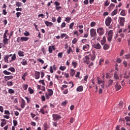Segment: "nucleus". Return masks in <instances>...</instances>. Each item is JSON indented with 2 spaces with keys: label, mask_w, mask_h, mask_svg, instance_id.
Instances as JSON below:
<instances>
[{
  "label": "nucleus",
  "mask_w": 130,
  "mask_h": 130,
  "mask_svg": "<svg viewBox=\"0 0 130 130\" xmlns=\"http://www.w3.org/2000/svg\"><path fill=\"white\" fill-rule=\"evenodd\" d=\"M54 5L56 6V7H58V6H59L60 5V3H59V2H55L54 3Z\"/></svg>",
  "instance_id": "obj_51"
},
{
  "label": "nucleus",
  "mask_w": 130,
  "mask_h": 130,
  "mask_svg": "<svg viewBox=\"0 0 130 130\" xmlns=\"http://www.w3.org/2000/svg\"><path fill=\"white\" fill-rule=\"evenodd\" d=\"M21 63L22 66H26L27 65V60L25 59H22L21 61Z\"/></svg>",
  "instance_id": "obj_22"
},
{
  "label": "nucleus",
  "mask_w": 130,
  "mask_h": 130,
  "mask_svg": "<svg viewBox=\"0 0 130 130\" xmlns=\"http://www.w3.org/2000/svg\"><path fill=\"white\" fill-rule=\"evenodd\" d=\"M89 55L90 56L91 60L92 61H94V60H95V58H96V55H95V54L92 53V54H89Z\"/></svg>",
  "instance_id": "obj_20"
},
{
  "label": "nucleus",
  "mask_w": 130,
  "mask_h": 130,
  "mask_svg": "<svg viewBox=\"0 0 130 130\" xmlns=\"http://www.w3.org/2000/svg\"><path fill=\"white\" fill-rule=\"evenodd\" d=\"M55 50V47H54V46H50L49 47V53H52V50Z\"/></svg>",
  "instance_id": "obj_13"
},
{
  "label": "nucleus",
  "mask_w": 130,
  "mask_h": 130,
  "mask_svg": "<svg viewBox=\"0 0 130 130\" xmlns=\"http://www.w3.org/2000/svg\"><path fill=\"white\" fill-rule=\"evenodd\" d=\"M3 74L4 75H11V72H8L7 70H5L3 71Z\"/></svg>",
  "instance_id": "obj_42"
},
{
  "label": "nucleus",
  "mask_w": 130,
  "mask_h": 130,
  "mask_svg": "<svg viewBox=\"0 0 130 130\" xmlns=\"http://www.w3.org/2000/svg\"><path fill=\"white\" fill-rule=\"evenodd\" d=\"M28 75V73H25L24 74H23V75L21 76V79L23 80V81H26V78H25V77H27Z\"/></svg>",
  "instance_id": "obj_26"
},
{
  "label": "nucleus",
  "mask_w": 130,
  "mask_h": 130,
  "mask_svg": "<svg viewBox=\"0 0 130 130\" xmlns=\"http://www.w3.org/2000/svg\"><path fill=\"white\" fill-rule=\"evenodd\" d=\"M57 23H60L61 22V17L60 16H59L57 19Z\"/></svg>",
  "instance_id": "obj_53"
},
{
  "label": "nucleus",
  "mask_w": 130,
  "mask_h": 130,
  "mask_svg": "<svg viewBox=\"0 0 130 130\" xmlns=\"http://www.w3.org/2000/svg\"><path fill=\"white\" fill-rule=\"evenodd\" d=\"M45 24L48 27H49L50 26H52V25H53V23L52 22H49V21H45Z\"/></svg>",
  "instance_id": "obj_21"
},
{
  "label": "nucleus",
  "mask_w": 130,
  "mask_h": 130,
  "mask_svg": "<svg viewBox=\"0 0 130 130\" xmlns=\"http://www.w3.org/2000/svg\"><path fill=\"white\" fill-rule=\"evenodd\" d=\"M113 37V30H110L108 32L107 40L109 42L112 41V38Z\"/></svg>",
  "instance_id": "obj_5"
},
{
  "label": "nucleus",
  "mask_w": 130,
  "mask_h": 130,
  "mask_svg": "<svg viewBox=\"0 0 130 130\" xmlns=\"http://www.w3.org/2000/svg\"><path fill=\"white\" fill-rule=\"evenodd\" d=\"M18 54L19 56H24V52L22 51H18Z\"/></svg>",
  "instance_id": "obj_29"
},
{
  "label": "nucleus",
  "mask_w": 130,
  "mask_h": 130,
  "mask_svg": "<svg viewBox=\"0 0 130 130\" xmlns=\"http://www.w3.org/2000/svg\"><path fill=\"white\" fill-rule=\"evenodd\" d=\"M78 42V39L77 38H74L72 41L73 44H76Z\"/></svg>",
  "instance_id": "obj_40"
},
{
  "label": "nucleus",
  "mask_w": 130,
  "mask_h": 130,
  "mask_svg": "<svg viewBox=\"0 0 130 130\" xmlns=\"http://www.w3.org/2000/svg\"><path fill=\"white\" fill-rule=\"evenodd\" d=\"M58 57L61 58L62 57V52H60L58 53Z\"/></svg>",
  "instance_id": "obj_60"
},
{
  "label": "nucleus",
  "mask_w": 130,
  "mask_h": 130,
  "mask_svg": "<svg viewBox=\"0 0 130 130\" xmlns=\"http://www.w3.org/2000/svg\"><path fill=\"white\" fill-rule=\"evenodd\" d=\"M11 59L10 60V61H14V60H16V59L17 58L16 54H11L10 55H7L4 57V60L5 62H7V63H9V58L11 57Z\"/></svg>",
  "instance_id": "obj_1"
},
{
  "label": "nucleus",
  "mask_w": 130,
  "mask_h": 130,
  "mask_svg": "<svg viewBox=\"0 0 130 130\" xmlns=\"http://www.w3.org/2000/svg\"><path fill=\"white\" fill-rule=\"evenodd\" d=\"M68 88V85H62V87H61V90H64V88Z\"/></svg>",
  "instance_id": "obj_52"
},
{
  "label": "nucleus",
  "mask_w": 130,
  "mask_h": 130,
  "mask_svg": "<svg viewBox=\"0 0 130 130\" xmlns=\"http://www.w3.org/2000/svg\"><path fill=\"white\" fill-rule=\"evenodd\" d=\"M5 114H6L7 115H10V114H11L10 113V111H9L8 110H5Z\"/></svg>",
  "instance_id": "obj_63"
},
{
  "label": "nucleus",
  "mask_w": 130,
  "mask_h": 130,
  "mask_svg": "<svg viewBox=\"0 0 130 130\" xmlns=\"http://www.w3.org/2000/svg\"><path fill=\"white\" fill-rule=\"evenodd\" d=\"M74 25H75V23L74 22H72L71 24H70L69 25L70 29H73Z\"/></svg>",
  "instance_id": "obj_49"
},
{
  "label": "nucleus",
  "mask_w": 130,
  "mask_h": 130,
  "mask_svg": "<svg viewBox=\"0 0 130 130\" xmlns=\"http://www.w3.org/2000/svg\"><path fill=\"white\" fill-rule=\"evenodd\" d=\"M46 99L47 100H49L50 99V97L53 95V90L52 89H48L47 90V92H46L45 94Z\"/></svg>",
  "instance_id": "obj_2"
},
{
  "label": "nucleus",
  "mask_w": 130,
  "mask_h": 130,
  "mask_svg": "<svg viewBox=\"0 0 130 130\" xmlns=\"http://www.w3.org/2000/svg\"><path fill=\"white\" fill-rule=\"evenodd\" d=\"M66 26H67V24L66 23V22H63L62 23V24L60 25L61 28H64V27H66Z\"/></svg>",
  "instance_id": "obj_47"
},
{
  "label": "nucleus",
  "mask_w": 130,
  "mask_h": 130,
  "mask_svg": "<svg viewBox=\"0 0 130 130\" xmlns=\"http://www.w3.org/2000/svg\"><path fill=\"white\" fill-rule=\"evenodd\" d=\"M16 6L17 7H21L22 6V3H20V2H17L16 3Z\"/></svg>",
  "instance_id": "obj_57"
},
{
  "label": "nucleus",
  "mask_w": 130,
  "mask_h": 130,
  "mask_svg": "<svg viewBox=\"0 0 130 130\" xmlns=\"http://www.w3.org/2000/svg\"><path fill=\"white\" fill-rule=\"evenodd\" d=\"M93 47L95 49H101L102 48L101 45H100L99 43H95V44H93Z\"/></svg>",
  "instance_id": "obj_10"
},
{
  "label": "nucleus",
  "mask_w": 130,
  "mask_h": 130,
  "mask_svg": "<svg viewBox=\"0 0 130 130\" xmlns=\"http://www.w3.org/2000/svg\"><path fill=\"white\" fill-rule=\"evenodd\" d=\"M66 69H67V67H66V66H60L59 67V70H60L61 71H64V70H66Z\"/></svg>",
  "instance_id": "obj_43"
},
{
  "label": "nucleus",
  "mask_w": 130,
  "mask_h": 130,
  "mask_svg": "<svg viewBox=\"0 0 130 130\" xmlns=\"http://www.w3.org/2000/svg\"><path fill=\"white\" fill-rule=\"evenodd\" d=\"M84 90V87H83V86L80 85L79 86L77 89H76V91L77 92H82V91Z\"/></svg>",
  "instance_id": "obj_18"
},
{
  "label": "nucleus",
  "mask_w": 130,
  "mask_h": 130,
  "mask_svg": "<svg viewBox=\"0 0 130 130\" xmlns=\"http://www.w3.org/2000/svg\"><path fill=\"white\" fill-rule=\"evenodd\" d=\"M7 86H8V87H11V86H13V85H14V84L13 83V82H12V81H8L7 83Z\"/></svg>",
  "instance_id": "obj_31"
},
{
  "label": "nucleus",
  "mask_w": 130,
  "mask_h": 130,
  "mask_svg": "<svg viewBox=\"0 0 130 130\" xmlns=\"http://www.w3.org/2000/svg\"><path fill=\"white\" fill-rule=\"evenodd\" d=\"M106 79H110L111 77H110V73H107L106 74Z\"/></svg>",
  "instance_id": "obj_45"
},
{
  "label": "nucleus",
  "mask_w": 130,
  "mask_h": 130,
  "mask_svg": "<svg viewBox=\"0 0 130 130\" xmlns=\"http://www.w3.org/2000/svg\"><path fill=\"white\" fill-rule=\"evenodd\" d=\"M37 61H39V62H41V63H42V64L44 63V61L42 60V59L41 58H38Z\"/></svg>",
  "instance_id": "obj_41"
},
{
  "label": "nucleus",
  "mask_w": 130,
  "mask_h": 130,
  "mask_svg": "<svg viewBox=\"0 0 130 130\" xmlns=\"http://www.w3.org/2000/svg\"><path fill=\"white\" fill-rule=\"evenodd\" d=\"M24 36H29L30 35V33L29 32L26 31L24 33Z\"/></svg>",
  "instance_id": "obj_62"
},
{
  "label": "nucleus",
  "mask_w": 130,
  "mask_h": 130,
  "mask_svg": "<svg viewBox=\"0 0 130 130\" xmlns=\"http://www.w3.org/2000/svg\"><path fill=\"white\" fill-rule=\"evenodd\" d=\"M21 40L22 42L24 41H27V40H29V38L28 37H21Z\"/></svg>",
  "instance_id": "obj_27"
},
{
  "label": "nucleus",
  "mask_w": 130,
  "mask_h": 130,
  "mask_svg": "<svg viewBox=\"0 0 130 130\" xmlns=\"http://www.w3.org/2000/svg\"><path fill=\"white\" fill-rule=\"evenodd\" d=\"M103 48L104 50H107L109 48V45L105 44L104 45Z\"/></svg>",
  "instance_id": "obj_28"
},
{
  "label": "nucleus",
  "mask_w": 130,
  "mask_h": 130,
  "mask_svg": "<svg viewBox=\"0 0 130 130\" xmlns=\"http://www.w3.org/2000/svg\"><path fill=\"white\" fill-rule=\"evenodd\" d=\"M56 69L57 68H56V67L55 66V64H53V66H50V72L51 74H52V73H53V70L54 71H55Z\"/></svg>",
  "instance_id": "obj_12"
},
{
  "label": "nucleus",
  "mask_w": 130,
  "mask_h": 130,
  "mask_svg": "<svg viewBox=\"0 0 130 130\" xmlns=\"http://www.w3.org/2000/svg\"><path fill=\"white\" fill-rule=\"evenodd\" d=\"M90 45L89 44H85L83 45L82 47V49L84 50V51H88L89 49H90Z\"/></svg>",
  "instance_id": "obj_11"
},
{
  "label": "nucleus",
  "mask_w": 130,
  "mask_h": 130,
  "mask_svg": "<svg viewBox=\"0 0 130 130\" xmlns=\"http://www.w3.org/2000/svg\"><path fill=\"white\" fill-rule=\"evenodd\" d=\"M71 17H66V22H67L68 23H70V21H71Z\"/></svg>",
  "instance_id": "obj_50"
},
{
  "label": "nucleus",
  "mask_w": 130,
  "mask_h": 130,
  "mask_svg": "<svg viewBox=\"0 0 130 130\" xmlns=\"http://www.w3.org/2000/svg\"><path fill=\"white\" fill-rule=\"evenodd\" d=\"M72 51H73L72 48L71 47H69V49L67 51L68 54H71V52H72Z\"/></svg>",
  "instance_id": "obj_37"
},
{
  "label": "nucleus",
  "mask_w": 130,
  "mask_h": 130,
  "mask_svg": "<svg viewBox=\"0 0 130 130\" xmlns=\"http://www.w3.org/2000/svg\"><path fill=\"white\" fill-rule=\"evenodd\" d=\"M13 124H14V126H17V124H18V121H17V120H13Z\"/></svg>",
  "instance_id": "obj_55"
},
{
  "label": "nucleus",
  "mask_w": 130,
  "mask_h": 130,
  "mask_svg": "<svg viewBox=\"0 0 130 130\" xmlns=\"http://www.w3.org/2000/svg\"><path fill=\"white\" fill-rule=\"evenodd\" d=\"M8 71H10V72H11L12 73H15L16 72V70L13 67L10 68L8 69Z\"/></svg>",
  "instance_id": "obj_32"
},
{
  "label": "nucleus",
  "mask_w": 130,
  "mask_h": 130,
  "mask_svg": "<svg viewBox=\"0 0 130 130\" xmlns=\"http://www.w3.org/2000/svg\"><path fill=\"white\" fill-rule=\"evenodd\" d=\"M125 119L126 121H130V117L128 116L125 117Z\"/></svg>",
  "instance_id": "obj_64"
},
{
  "label": "nucleus",
  "mask_w": 130,
  "mask_h": 130,
  "mask_svg": "<svg viewBox=\"0 0 130 130\" xmlns=\"http://www.w3.org/2000/svg\"><path fill=\"white\" fill-rule=\"evenodd\" d=\"M115 88H116V91H119L121 89V86L118 85V82H117L115 85Z\"/></svg>",
  "instance_id": "obj_19"
},
{
  "label": "nucleus",
  "mask_w": 130,
  "mask_h": 130,
  "mask_svg": "<svg viewBox=\"0 0 130 130\" xmlns=\"http://www.w3.org/2000/svg\"><path fill=\"white\" fill-rule=\"evenodd\" d=\"M20 106H21V108H22V109H23L25 106H26V102H25V100H24V99L22 100Z\"/></svg>",
  "instance_id": "obj_14"
},
{
  "label": "nucleus",
  "mask_w": 130,
  "mask_h": 130,
  "mask_svg": "<svg viewBox=\"0 0 130 130\" xmlns=\"http://www.w3.org/2000/svg\"><path fill=\"white\" fill-rule=\"evenodd\" d=\"M109 5V2H108V0H107L105 3V7H108Z\"/></svg>",
  "instance_id": "obj_59"
},
{
  "label": "nucleus",
  "mask_w": 130,
  "mask_h": 130,
  "mask_svg": "<svg viewBox=\"0 0 130 130\" xmlns=\"http://www.w3.org/2000/svg\"><path fill=\"white\" fill-rule=\"evenodd\" d=\"M125 58H126V59H128L129 58H130V53L127 55H125Z\"/></svg>",
  "instance_id": "obj_58"
},
{
  "label": "nucleus",
  "mask_w": 130,
  "mask_h": 130,
  "mask_svg": "<svg viewBox=\"0 0 130 130\" xmlns=\"http://www.w3.org/2000/svg\"><path fill=\"white\" fill-rule=\"evenodd\" d=\"M108 84L109 87V86H111V85H112V84H113V80H112V79L109 80Z\"/></svg>",
  "instance_id": "obj_34"
},
{
  "label": "nucleus",
  "mask_w": 130,
  "mask_h": 130,
  "mask_svg": "<svg viewBox=\"0 0 130 130\" xmlns=\"http://www.w3.org/2000/svg\"><path fill=\"white\" fill-rule=\"evenodd\" d=\"M40 78V72L38 71H35V79L38 80Z\"/></svg>",
  "instance_id": "obj_16"
},
{
  "label": "nucleus",
  "mask_w": 130,
  "mask_h": 130,
  "mask_svg": "<svg viewBox=\"0 0 130 130\" xmlns=\"http://www.w3.org/2000/svg\"><path fill=\"white\" fill-rule=\"evenodd\" d=\"M23 88L24 90H26L27 89H28V85L25 84L23 86Z\"/></svg>",
  "instance_id": "obj_56"
},
{
  "label": "nucleus",
  "mask_w": 130,
  "mask_h": 130,
  "mask_svg": "<svg viewBox=\"0 0 130 130\" xmlns=\"http://www.w3.org/2000/svg\"><path fill=\"white\" fill-rule=\"evenodd\" d=\"M120 15L121 16H125V10H122L121 13H120Z\"/></svg>",
  "instance_id": "obj_46"
},
{
  "label": "nucleus",
  "mask_w": 130,
  "mask_h": 130,
  "mask_svg": "<svg viewBox=\"0 0 130 130\" xmlns=\"http://www.w3.org/2000/svg\"><path fill=\"white\" fill-rule=\"evenodd\" d=\"M67 104H68V102L67 101H65L61 104V105L62 106H67Z\"/></svg>",
  "instance_id": "obj_39"
},
{
  "label": "nucleus",
  "mask_w": 130,
  "mask_h": 130,
  "mask_svg": "<svg viewBox=\"0 0 130 130\" xmlns=\"http://www.w3.org/2000/svg\"><path fill=\"white\" fill-rule=\"evenodd\" d=\"M8 93H9V94H14V93H15V90L13 89H9Z\"/></svg>",
  "instance_id": "obj_35"
},
{
  "label": "nucleus",
  "mask_w": 130,
  "mask_h": 130,
  "mask_svg": "<svg viewBox=\"0 0 130 130\" xmlns=\"http://www.w3.org/2000/svg\"><path fill=\"white\" fill-rule=\"evenodd\" d=\"M114 7H115V5L114 4H113V3L111 4L108 7V10L109 12H111V11L113 10V8H114Z\"/></svg>",
  "instance_id": "obj_15"
},
{
  "label": "nucleus",
  "mask_w": 130,
  "mask_h": 130,
  "mask_svg": "<svg viewBox=\"0 0 130 130\" xmlns=\"http://www.w3.org/2000/svg\"><path fill=\"white\" fill-rule=\"evenodd\" d=\"M117 14V9H115L112 13L111 15L112 16H115Z\"/></svg>",
  "instance_id": "obj_30"
},
{
  "label": "nucleus",
  "mask_w": 130,
  "mask_h": 130,
  "mask_svg": "<svg viewBox=\"0 0 130 130\" xmlns=\"http://www.w3.org/2000/svg\"><path fill=\"white\" fill-rule=\"evenodd\" d=\"M70 63H71V58H70L67 61L66 64L67 66H68V67H69Z\"/></svg>",
  "instance_id": "obj_48"
},
{
  "label": "nucleus",
  "mask_w": 130,
  "mask_h": 130,
  "mask_svg": "<svg viewBox=\"0 0 130 130\" xmlns=\"http://www.w3.org/2000/svg\"><path fill=\"white\" fill-rule=\"evenodd\" d=\"M1 121L2 122H1V125L2 127H3V126L5 125V124H7V121L5 119H2Z\"/></svg>",
  "instance_id": "obj_17"
},
{
  "label": "nucleus",
  "mask_w": 130,
  "mask_h": 130,
  "mask_svg": "<svg viewBox=\"0 0 130 130\" xmlns=\"http://www.w3.org/2000/svg\"><path fill=\"white\" fill-rule=\"evenodd\" d=\"M52 117L54 121H58L61 118V116L57 114H53Z\"/></svg>",
  "instance_id": "obj_6"
},
{
  "label": "nucleus",
  "mask_w": 130,
  "mask_h": 130,
  "mask_svg": "<svg viewBox=\"0 0 130 130\" xmlns=\"http://www.w3.org/2000/svg\"><path fill=\"white\" fill-rule=\"evenodd\" d=\"M48 106L47 105H45L43 107L40 109V111L39 112L40 113H42V114H45V113H48Z\"/></svg>",
  "instance_id": "obj_3"
},
{
  "label": "nucleus",
  "mask_w": 130,
  "mask_h": 130,
  "mask_svg": "<svg viewBox=\"0 0 130 130\" xmlns=\"http://www.w3.org/2000/svg\"><path fill=\"white\" fill-rule=\"evenodd\" d=\"M72 66L74 67V69H76L77 67L78 66V63L77 62H72Z\"/></svg>",
  "instance_id": "obj_33"
},
{
  "label": "nucleus",
  "mask_w": 130,
  "mask_h": 130,
  "mask_svg": "<svg viewBox=\"0 0 130 130\" xmlns=\"http://www.w3.org/2000/svg\"><path fill=\"white\" fill-rule=\"evenodd\" d=\"M90 58H91L90 56V54L88 55H87V56H85L86 60H90Z\"/></svg>",
  "instance_id": "obj_54"
},
{
  "label": "nucleus",
  "mask_w": 130,
  "mask_h": 130,
  "mask_svg": "<svg viewBox=\"0 0 130 130\" xmlns=\"http://www.w3.org/2000/svg\"><path fill=\"white\" fill-rule=\"evenodd\" d=\"M70 76H72V77H74L75 74H76V70H75L73 69H71L70 70Z\"/></svg>",
  "instance_id": "obj_23"
},
{
  "label": "nucleus",
  "mask_w": 130,
  "mask_h": 130,
  "mask_svg": "<svg viewBox=\"0 0 130 130\" xmlns=\"http://www.w3.org/2000/svg\"><path fill=\"white\" fill-rule=\"evenodd\" d=\"M28 91H29L30 94H33V93H34V90H33V89H32V88H31V87L28 88Z\"/></svg>",
  "instance_id": "obj_44"
},
{
  "label": "nucleus",
  "mask_w": 130,
  "mask_h": 130,
  "mask_svg": "<svg viewBox=\"0 0 130 130\" xmlns=\"http://www.w3.org/2000/svg\"><path fill=\"white\" fill-rule=\"evenodd\" d=\"M124 22H125V18L124 17H119V22L120 26H124Z\"/></svg>",
  "instance_id": "obj_9"
},
{
  "label": "nucleus",
  "mask_w": 130,
  "mask_h": 130,
  "mask_svg": "<svg viewBox=\"0 0 130 130\" xmlns=\"http://www.w3.org/2000/svg\"><path fill=\"white\" fill-rule=\"evenodd\" d=\"M90 32L91 37H92V38L94 39L97 38V33L96 32V29H95V28L90 29Z\"/></svg>",
  "instance_id": "obj_4"
},
{
  "label": "nucleus",
  "mask_w": 130,
  "mask_h": 130,
  "mask_svg": "<svg viewBox=\"0 0 130 130\" xmlns=\"http://www.w3.org/2000/svg\"><path fill=\"white\" fill-rule=\"evenodd\" d=\"M114 77L116 80H118L119 79V77H118V74H116V72L114 73Z\"/></svg>",
  "instance_id": "obj_38"
},
{
  "label": "nucleus",
  "mask_w": 130,
  "mask_h": 130,
  "mask_svg": "<svg viewBox=\"0 0 130 130\" xmlns=\"http://www.w3.org/2000/svg\"><path fill=\"white\" fill-rule=\"evenodd\" d=\"M9 41V39H4V40H3V43H4V44H8V42Z\"/></svg>",
  "instance_id": "obj_36"
},
{
  "label": "nucleus",
  "mask_w": 130,
  "mask_h": 130,
  "mask_svg": "<svg viewBox=\"0 0 130 130\" xmlns=\"http://www.w3.org/2000/svg\"><path fill=\"white\" fill-rule=\"evenodd\" d=\"M111 22H112V19H111V17H108L107 18H106V20H105L106 26H107V27L110 26V24H111Z\"/></svg>",
  "instance_id": "obj_8"
},
{
  "label": "nucleus",
  "mask_w": 130,
  "mask_h": 130,
  "mask_svg": "<svg viewBox=\"0 0 130 130\" xmlns=\"http://www.w3.org/2000/svg\"><path fill=\"white\" fill-rule=\"evenodd\" d=\"M105 82V81H103L101 79L98 78V84L100 85L101 84H103Z\"/></svg>",
  "instance_id": "obj_25"
},
{
  "label": "nucleus",
  "mask_w": 130,
  "mask_h": 130,
  "mask_svg": "<svg viewBox=\"0 0 130 130\" xmlns=\"http://www.w3.org/2000/svg\"><path fill=\"white\" fill-rule=\"evenodd\" d=\"M96 25V22H91L90 23V27H94Z\"/></svg>",
  "instance_id": "obj_61"
},
{
  "label": "nucleus",
  "mask_w": 130,
  "mask_h": 130,
  "mask_svg": "<svg viewBox=\"0 0 130 130\" xmlns=\"http://www.w3.org/2000/svg\"><path fill=\"white\" fill-rule=\"evenodd\" d=\"M13 76L11 75L9 76H5L4 79H5V81H9V80H11L13 79Z\"/></svg>",
  "instance_id": "obj_24"
},
{
  "label": "nucleus",
  "mask_w": 130,
  "mask_h": 130,
  "mask_svg": "<svg viewBox=\"0 0 130 130\" xmlns=\"http://www.w3.org/2000/svg\"><path fill=\"white\" fill-rule=\"evenodd\" d=\"M96 31L100 36H102L104 34V29L103 27H98Z\"/></svg>",
  "instance_id": "obj_7"
}]
</instances>
